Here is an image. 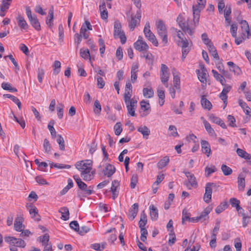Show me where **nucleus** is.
I'll return each mask as SVG.
<instances>
[{"instance_id": "nucleus-1", "label": "nucleus", "mask_w": 251, "mask_h": 251, "mask_svg": "<svg viewBox=\"0 0 251 251\" xmlns=\"http://www.w3.org/2000/svg\"><path fill=\"white\" fill-rule=\"evenodd\" d=\"M76 168L80 172V176L85 181H90L93 178L92 169V161L86 160L78 161L76 163Z\"/></svg>"}, {"instance_id": "nucleus-2", "label": "nucleus", "mask_w": 251, "mask_h": 251, "mask_svg": "<svg viewBox=\"0 0 251 251\" xmlns=\"http://www.w3.org/2000/svg\"><path fill=\"white\" fill-rule=\"evenodd\" d=\"M157 34L161 38L163 46H166L168 42L167 29L166 25L161 20L157 21L155 24Z\"/></svg>"}, {"instance_id": "nucleus-3", "label": "nucleus", "mask_w": 251, "mask_h": 251, "mask_svg": "<svg viewBox=\"0 0 251 251\" xmlns=\"http://www.w3.org/2000/svg\"><path fill=\"white\" fill-rule=\"evenodd\" d=\"M205 0H197V3L192 6L193 22L195 26H197L198 25L200 12L205 7Z\"/></svg>"}, {"instance_id": "nucleus-4", "label": "nucleus", "mask_w": 251, "mask_h": 251, "mask_svg": "<svg viewBox=\"0 0 251 251\" xmlns=\"http://www.w3.org/2000/svg\"><path fill=\"white\" fill-rule=\"evenodd\" d=\"M113 34L115 39L118 38H120L122 44L126 43V37L124 31L122 30L121 24L119 21H116L114 22Z\"/></svg>"}, {"instance_id": "nucleus-5", "label": "nucleus", "mask_w": 251, "mask_h": 251, "mask_svg": "<svg viewBox=\"0 0 251 251\" xmlns=\"http://www.w3.org/2000/svg\"><path fill=\"white\" fill-rule=\"evenodd\" d=\"M144 33L145 37L151 42L155 47L158 46V41L154 34L150 29V25L149 22L146 23L144 28Z\"/></svg>"}, {"instance_id": "nucleus-6", "label": "nucleus", "mask_w": 251, "mask_h": 251, "mask_svg": "<svg viewBox=\"0 0 251 251\" xmlns=\"http://www.w3.org/2000/svg\"><path fill=\"white\" fill-rule=\"evenodd\" d=\"M73 177L77 183L78 188L83 191L85 194L89 195L93 193L94 188L93 186L87 187V185L81 180L78 176H74Z\"/></svg>"}, {"instance_id": "nucleus-7", "label": "nucleus", "mask_w": 251, "mask_h": 251, "mask_svg": "<svg viewBox=\"0 0 251 251\" xmlns=\"http://www.w3.org/2000/svg\"><path fill=\"white\" fill-rule=\"evenodd\" d=\"M169 69L165 64H162L160 71V77L161 82L165 87H168V81L170 77Z\"/></svg>"}, {"instance_id": "nucleus-8", "label": "nucleus", "mask_w": 251, "mask_h": 251, "mask_svg": "<svg viewBox=\"0 0 251 251\" xmlns=\"http://www.w3.org/2000/svg\"><path fill=\"white\" fill-rule=\"evenodd\" d=\"M4 239L5 242L11 246L22 248H24L26 246L25 241L21 238H16L12 236H5Z\"/></svg>"}, {"instance_id": "nucleus-9", "label": "nucleus", "mask_w": 251, "mask_h": 251, "mask_svg": "<svg viewBox=\"0 0 251 251\" xmlns=\"http://www.w3.org/2000/svg\"><path fill=\"white\" fill-rule=\"evenodd\" d=\"M177 22L179 26V27L182 29V30L185 32L188 33L190 36L193 35L194 33L195 28L196 26H194L192 27L190 26L188 23L186 24L184 21L182 19V17L179 16L177 19Z\"/></svg>"}, {"instance_id": "nucleus-10", "label": "nucleus", "mask_w": 251, "mask_h": 251, "mask_svg": "<svg viewBox=\"0 0 251 251\" xmlns=\"http://www.w3.org/2000/svg\"><path fill=\"white\" fill-rule=\"evenodd\" d=\"M141 18V10H138L135 16H131V19L128 21L129 26L131 30H133L137 25L139 24Z\"/></svg>"}, {"instance_id": "nucleus-11", "label": "nucleus", "mask_w": 251, "mask_h": 251, "mask_svg": "<svg viewBox=\"0 0 251 251\" xmlns=\"http://www.w3.org/2000/svg\"><path fill=\"white\" fill-rule=\"evenodd\" d=\"M127 110V114L131 116H135V109L137 106V100L134 98L128 102H125Z\"/></svg>"}, {"instance_id": "nucleus-12", "label": "nucleus", "mask_w": 251, "mask_h": 251, "mask_svg": "<svg viewBox=\"0 0 251 251\" xmlns=\"http://www.w3.org/2000/svg\"><path fill=\"white\" fill-rule=\"evenodd\" d=\"M224 86L222 92L219 94V98L223 100L224 102V107L225 109L227 104V94L231 90L232 86L230 85L226 84Z\"/></svg>"}, {"instance_id": "nucleus-13", "label": "nucleus", "mask_w": 251, "mask_h": 251, "mask_svg": "<svg viewBox=\"0 0 251 251\" xmlns=\"http://www.w3.org/2000/svg\"><path fill=\"white\" fill-rule=\"evenodd\" d=\"M216 186L214 183H208L205 187V193L203 197V200L205 202L208 203L211 199V195L212 192V188Z\"/></svg>"}, {"instance_id": "nucleus-14", "label": "nucleus", "mask_w": 251, "mask_h": 251, "mask_svg": "<svg viewBox=\"0 0 251 251\" xmlns=\"http://www.w3.org/2000/svg\"><path fill=\"white\" fill-rule=\"evenodd\" d=\"M140 104L141 108L143 110V112L141 113V116L145 117L149 114L151 111V106L149 102L143 100L140 101Z\"/></svg>"}, {"instance_id": "nucleus-15", "label": "nucleus", "mask_w": 251, "mask_h": 251, "mask_svg": "<svg viewBox=\"0 0 251 251\" xmlns=\"http://www.w3.org/2000/svg\"><path fill=\"white\" fill-rule=\"evenodd\" d=\"M201 70H196L199 80L203 83L206 82V77L207 75V70L204 65L200 66Z\"/></svg>"}, {"instance_id": "nucleus-16", "label": "nucleus", "mask_w": 251, "mask_h": 251, "mask_svg": "<svg viewBox=\"0 0 251 251\" xmlns=\"http://www.w3.org/2000/svg\"><path fill=\"white\" fill-rule=\"evenodd\" d=\"M135 49L139 51H144L148 50L149 46L145 41L140 42L136 41L133 44Z\"/></svg>"}, {"instance_id": "nucleus-17", "label": "nucleus", "mask_w": 251, "mask_h": 251, "mask_svg": "<svg viewBox=\"0 0 251 251\" xmlns=\"http://www.w3.org/2000/svg\"><path fill=\"white\" fill-rule=\"evenodd\" d=\"M26 207L32 217H34L36 221L40 220V216L38 214V210L34 205H26Z\"/></svg>"}, {"instance_id": "nucleus-18", "label": "nucleus", "mask_w": 251, "mask_h": 251, "mask_svg": "<svg viewBox=\"0 0 251 251\" xmlns=\"http://www.w3.org/2000/svg\"><path fill=\"white\" fill-rule=\"evenodd\" d=\"M16 18L17 21L18 25L20 28L21 30H27L28 27V25L24 17L20 14H19Z\"/></svg>"}, {"instance_id": "nucleus-19", "label": "nucleus", "mask_w": 251, "mask_h": 251, "mask_svg": "<svg viewBox=\"0 0 251 251\" xmlns=\"http://www.w3.org/2000/svg\"><path fill=\"white\" fill-rule=\"evenodd\" d=\"M209 120L212 123L216 124L221 126L223 128H226V126L224 121L219 117L215 116L213 114H210L209 116Z\"/></svg>"}, {"instance_id": "nucleus-20", "label": "nucleus", "mask_w": 251, "mask_h": 251, "mask_svg": "<svg viewBox=\"0 0 251 251\" xmlns=\"http://www.w3.org/2000/svg\"><path fill=\"white\" fill-rule=\"evenodd\" d=\"M212 209V207L209 205L204 210L201 212L200 216H198L200 221H204L209 219L208 214L210 213Z\"/></svg>"}, {"instance_id": "nucleus-21", "label": "nucleus", "mask_w": 251, "mask_h": 251, "mask_svg": "<svg viewBox=\"0 0 251 251\" xmlns=\"http://www.w3.org/2000/svg\"><path fill=\"white\" fill-rule=\"evenodd\" d=\"M201 151L202 152L209 157L211 154V150L209 143L205 140L201 141Z\"/></svg>"}, {"instance_id": "nucleus-22", "label": "nucleus", "mask_w": 251, "mask_h": 251, "mask_svg": "<svg viewBox=\"0 0 251 251\" xmlns=\"http://www.w3.org/2000/svg\"><path fill=\"white\" fill-rule=\"evenodd\" d=\"M23 218L21 216H18L14 222V229L17 231L21 232L25 227V226L23 225Z\"/></svg>"}, {"instance_id": "nucleus-23", "label": "nucleus", "mask_w": 251, "mask_h": 251, "mask_svg": "<svg viewBox=\"0 0 251 251\" xmlns=\"http://www.w3.org/2000/svg\"><path fill=\"white\" fill-rule=\"evenodd\" d=\"M189 181V184L192 187H196L198 183L194 175L188 172H184Z\"/></svg>"}, {"instance_id": "nucleus-24", "label": "nucleus", "mask_w": 251, "mask_h": 251, "mask_svg": "<svg viewBox=\"0 0 251 251\" xmlns=\"http://www.w3.org/2000/svg\"><path fill=\"white\" fill-rule=\"evenodd\" d=\"M227 64L230 67L229 70L232 72L234 75H239L241 74L242 71L240 68L233 62L229 61Z\"/></svg>"}, {"instance_id": "nucleus-25", "label": "nucleus", "mask_w": 251, "mask_h": 251, "mask_svg": "<svg viewBox=\"0 0 251 251\" xmlns=\"http://www.w3.org/2000/svg\"><path fill=\"white\" fill-rule=\"evenodd\" d=\"M54 18L53 8L52 6L49 10L48 17L46 20V24L50 27L53 25V20Z\"/></svg>"}, {"instance_id": "nucleus-26", "label": "nucleus", "mask_w": 251, "mask_h": 251, "mask_svg": "<svg viewBox=\"0 0 251 251\" xmlns=\"http://www.w3.org/2000/svg\"><path fill=\"white\" fill-rule=\"evenodd\" d=\"M241 27L242 28L243 34L246 33L248 36H251V33L250 31L249 25L246 20H242L240 22Z\"/></svg>"}, {"instance_id": "nucleus-27", "label": "nucleus", "mask_w": 251, "mask_h": 251, "mask_svg": "<svg viewBox=\"0 0 251 251\" xmlns=\"http://www.w3.org/2000/svg\"><path fill=\"white\" fill-rule=\"evenodd\" d=\"M203 124L208 134L211 136L216 137L217 135L214 129L211 126L210 124L206 120H204L203 121Z\"/></svg>"}, {"instance_id": "nucleus-28", "label": "nucleus", "mask_w": 251, "mask_h": 251, "mask_svg": "<svg viewBox=\"0 0 251 251\" xmlns=\"http://www.w3.org/2000/svg\"><path fill=\"white\" fill-rule=\"evenodd\" d=\"M138 211V205H132V208L129 210L128 218L132 221L134 219Z\"/></svg>"}, {"instance_id": "nucleus-29", "label": "nucleus", "mask_w": 251, "mask_h": 251, "mask_svg": "<svg viewBox=\"0 0 251 251\" xmlns=\"http://www.w3.org/2000/svg\"><path fill=\"white\" fill-rule=\"evenodd\" d=\"M30 24L37 31L41 30L40 24L36 15H33V18L29 20Z\"/></svg>"}, {"instance_id": "nucleus-30", "label": "nucleus", "mask_w": 251, "mask_h": 251, "mask_svg": "<svg viewBox=\"0 0 251 251\" xmlns=\"http://www.w3.org/2000/svg\"><path fill=\"white\" fill-rule=\"evenodd\" d=\"M150 216L152 221H156L158 217V210L153 205H151L150 207Z\"/></svg>"}, {"instance_id": "nucleus-31", "label": "nucleus", "mask_w": 251, "mask_h": 251, "mask_svg": "<svg viewBox=\"0 0 251 251\" xmlns=\"http://www.w3.org/2000/svg\"><path fill=\"white\" fill-rule=\"evenodd\" d=\"M211 72L215 79L217 81H219L222 85H225L226 80L223 75L219 74L216 71L214 70H212Z\"/></svg>"}, {"instance_id": "nucleus-32", "label": "nucleus", "mask_w": 251, "mask_h": 251, "mask_svg": "<svg viewBox=\"0 0 251 251\" xmlns=\"http://www.w3.org/2000/svg\"><path fill=\"white\" fill-rule=\"evenodd\" d=\"M115 168L114 166L111 164H108L103 170V173L107 177H110L115 172Z\"/></svg>"}, {"instance_id": "nucleus-33", "label": "nucleus", "mask_w": 251, "mask_h": 251, "mask_svg": "<svg viewBox=\"0 0 251 251\" xmlns=\"http://www.w3.org/2000/svg\"><path fill=\"white\" fill-rule=\"evenodd\" d=\"M238 189L240 191H243L245 187V179L242 175H239L238 176Z\"/></svg>"}, {"instance_id": "nucleus-34", "label": "nucleus", "mask_w": 251, "mask_h": 251, "mask_svg": "<svg viewBox=\"0 0 251 251\" xmlns=\"http://www.w3.org/2000/svg\"><path fill=\"white\" fill-rule=\"evenodd\" d=\"M237 154L241 157L247 160L251 161V155L246 151L241 149H237L236 151Z\"/></svg>"}, {"instance_id": "nucleus-35", "label": "nucleus", "mask_w": 251, "mask_h": 251, "mask_svg": "<svg viewBox=\"0 0 251 251\" xmlns=\"http://www.w3.org/2000/svg\"><path fill=\"white\" fill-rule=\"evenodd\" d=\"M59 212L61 213V218L64 221H67L69 219V211L67 207L61 208Z\"/></svg>"}, {"instance_id": "nucleus-36", "label": "nucleus", "mask_w": 251, "mask_h": 251, "mask_svg": "<svg viewBox=\"0 0 251 251\" xmlns=\"http://www.w3.org/2000/svg\"><path fill=\"white\" fill-rule=\"evenodd\" d=\"M119 185V182L118 180H115L112 183V186L111 188V192L113 194V198L114 199L117 197L118 195V191L117 190V188Z\"/></svg>"}, {"instance_id": "nucleus-37", "label": "nucleus", "mask_w": 251, "mask_h": 251, "mask_svg": "<svg viewBox=\"0 0 251 251\" xmlns=\"http://www.w3.org/2000/svg\"><path fill=\"white\" fill-rule=\"evenodd\" d=\"M189 43L188 40H182V43L180 44L179 46H180L182 48V53H184V54H187L190 49L188 47Z\"/></svg>"}, {"instance_id": "nucleus-38", "label": "nucleus", "mask_w": 251, "mask_h": 251, "mask_svg": "<svg viewBox=\"0 0 251 251\" xmlns=\"http://www.w3.org/2000/svg\"><path fill=\"white\" fill-rule=\"evenodd\" d=\"M201 104L202 107L204 109H207L208 110H210L212 108V104L209 100L206 99L204 96H202L201 98Z\"/></svg>"}, {"instance_id": "nucleus-39", "label": "nucleus", "mask_w": 251, "mask_h": 251, "mask_svg": "<svg viewBox=\"0 0 251 251\" xmlns=\"http://www.w3.org/2000/svg\"><path fill=\"white\" fill-rule=\"evenodd\" d=\"M207 48L211 55L216 60H219V55L218 54L217 50L214 46L213 44L209 45L208 47H207Z\"/></svg>"}, {"instance_id": "nucleus-40", "label": "nucleus", "mask_w": 251, "mask_h": 251, "mask_svg": "<svg viewBox=\"0 0 251 251\" xmlns=\"http://www.w3.org/2000/svg\"><path fill=\"white\" fill-rule=\"evenodd\" d=\"M143 94L144 97L151 98L154 95V92L151 88H144L143 89Z\"/></svg>"}, {"instance_id": "nucleus-41", "label": "nucleus", "mask_w": 251, "mask_h": 251, "mask_svg": "<svg viewBox=\"0 0 251 251\" xmlns=\"http://www.w3.org/2000/svg\"><path fill=\"white\" fill-rule=\"evenodd\" d=\"M170 161L169 158L168 156H165L162 159H161L158 162L157 165V167L161 169L165 167L166 165H168Z\"/></svg>"}, {"instance_id": "nucleus-42", "label": "nucleus", "mask_w": 251, "mask_h": 251, "mask_svg": "<svg viewBox=\"0 0 251 251\" xmlns=\"http://www.w3.org/2000/svg\"><path fill=\"white\" fill-rule=\"evenodd\" d=\"M88 30H92V27L89 21H85V22L82 24L80 28V32H86Z\"/></svg>"}, {"instance_id": "nucleus-43", "label": "nucleus", "mask_w": 251, "mask_h": 251, "mask_svg": "<svg viewBox=\"0 0 251 251\" xmlns=\"http://www.w3.org/2000/svg\"><path fill=\"white\" fill-rule=\"evenodd\" d=\"M3 97L10 99L14 103L17 105L19 109H21V102L18 98L10 94H4Z\"/></svg>"}, {"instance_id": "nucleus-44", "label": "nucleus", "mask_w": 251, "mask_h": 251, "mask_svg": "<svg viewBox=\"0 0 251 251\" xmlns=\"http://www.w3.org/2000/svg\"><path fill=\"white\" fill-rule=\"evenodd\" d=\"M137 130L138 132H140L144 137L148 136L151 133L150 129L147 126H141L138 127Z\"/></svg>"}, {"instance_id": "nucleus-45", "label": "nucleus", "mask_w": 251, "mask_h": 251, "mask_svg": "<svg viewBox=\"0 0 251 251\" xmlns=\"http://www.w3.org/2000/svg\"><path fill=\"white\" fill-rule=\"evenodd\" d=\"M43 149L45 153H50L52 148L50 143V141L47 139H45L44 140Z\"/></svg>"}, {"instance_id": "nucleus-46", "label": "nucleus", "mask_w": 251, "mask_h": 251, "mask_svg": "<svg viewBox=\"0 0 251 251\" xmlns=\"http://www.w3.org/2000/svg\"><path fill=\"white\" fill-rule=\"evenodd\" d=\"M1 87L4 90L9 91L11 92H16L17 91L16 88L12 87L11 84L8 82H4L2 83Z\"/></svg>"}, {"instance_id": "nucleus-47", "label": "nucleus", "mask_w": 251, "mask_h": 251, "mask_svg": "<svg viewBox=\"0 0 251 251\" xmlns=\"http://www.w3.org/2000/svg\"><path fill=\"white\" fill-rule=\"evenodd\" d=\"M54 124V121L53 120H50L48 124V128L50 132L51 136L52 138H55L56 135V131L53 127Z\"/></svg>"}, {"instance_id": "nucleus-48", "label": "nucleus", "mask_w": 251, "mask_h": 251, "mask_svg": "<svg viewBox=\"0 0 251 251\" xmlns=\"http://www.w3.org/2000/svg\"><path fill=\"white\" fill-rule=\"evenodd\" d=\"M80 55L85 59H91L90 51L88 49H81L80 50Z\"/></svg>"}, {"instance_id": "nucleus-49", "label": "nucleus", "mask_w": 251, "mask_h": 251, "mask_svg": "<svg viewBox=\"0 0 251 251\" xmlns=\"http://www.w3.org/2000/svg\"><path fill=\"white\" fill-rule=\"evenodd\" d=\"M49 165L51 168H56L58 169H70L71 166L69 165H64L62 164H56L53 162H50Z\"/></svg>"}, {"instance_id": "nucleus-50", "label": "nucleus", "mask_w": 251, "mask_h": 251, "mask_svg": "<svg viewBox=\"0 0 251 251\" xmlns=\"http://www.w3.org/2000/svg\"><path fill=\"white\" fill-rule=\"evenodd\" d=\"M38 240L42 243V245L49 243L50 236L48 233L45 234L43 236H40Z\"/></svg>"}, {"instance_id": "nucleus-51", "label": "nucleus", "mask_w": 251, "mask_h": 251, "mask_svg": "<svg viewBox=\"0 0 251 251\" xmlns=\"http://www.w3.org/2000/svg\"><path fill=\"white\" fill-rule=\"evenodd\" d=\"M146 59L147 63L152 66L154 62V56L150 52H148L146 53Z\"/></svg>"}, {"instance_id": "nucleus-52", "label": "nucleus", "mask_w": 251, "mask_h": 251, "mask_svg": "<svg viewBox=\"0 0 251 251\" xmlns=\"http://www.w3.org/2000/svg\"><path fill=\"white\" fill-rule=\"evenodd\" d=\"M57 143L59 144V149L61 151L65 150V142L63 138L61 135H57V139L56 140Z\"/></svg>"}, {"instance_id": "nucleus-53", "label": "nucleus", "mask_w": 251, "mask_h": 251, "mask_svg": "<svg viewBox=\"0 0 251 251\" xmlns=\"http://www.w3.org/2000/svg\"><path fill=\"white\" fill-rule=\"evenodd\" d=\"M175 30L177 34V37L179 39V40L177 41V44L178 45H179L180 44L182 43V40H187L185 37H183L184 35L181 31L178 30L177 29H175Z\"/></svg>"}, {"instance_id": "nucleus-54", "label": "nucleus", "mask_w": 251, "mask_h": 251, "mask_svg": "<svg viewBox=\"0 0 251 251\" xmlns=\"http://www.w3.org/2000/svg\"><path fill=\"white\" fill-rule=\"evenodd\" d=\"M10 1L2 0V3L0 5V8L2 12H5L8 9L9 6L11 3Z\"/></svg>"}, {"instance_id": "nucleus-55", "label": "nucleus", "mask_w": 251, "mask_h": 251, "mask_svg": "<svg viewBox=\"0 0 251 251\" xmlns=\"http://www.w3.org/2000/svg\"><path fill=\"white\" fill-rule=\"evenodd\" d=\"M201 37L202 42L204 44H205L207 46V47H208L209 45L213 44L211 40L208 38L207 34L206 33H204L202 34Z\"/></svg>"}, {"instance_id": "nucleus-56", "label": "nucleus", "mask_w": 251, "mask_h": 251, "mask_svg": "<svg viewBox=\"0 0 251 251\" xmlns=\"http://www.w3.org/2000/svg\"><path fill=\"white\" fill-rule=\"evenodd\" d=\"M93 110L96 114H99L101 112V106L98 100L95 101Z\"/></svg>"}, {"instance_id": "nucleus-57", "label": "nucleus", "mask_w": 251, "mask_h": 251, "mask_svg": "<svg viewBox=\"0 0 251 251\" xmlns=\"http://www.w3.org/2000/svg\"><path fill=\"white\" fill-rule=\"evenodd\" d=\"M53 67H54L53 74L55 75H57L60 71L61 63L58 60L54 62Z\"/></svg>"}, {"instance_id": "nucleus-58", "label": "nucleus", "mask_w": 251, "mask_h": 251, "mask_svg": "<svg viewBox=\"0 0 251 251\" xmlns=\"http://www.w3.org/2000/svg\"><path fill=\"white\" fill-rule=\"evenodd\" d=\"M190 213L188 212V210L186 208L184 209L182 211V224H184L185 221H187L190 218Z\"/></svg>"}, {"instance_id": "nucleus-59", "label": "nucleus", "mask_w": 251, "mask_h": 251, "mask_svg": "<svg viewBox=\"0 0 251 251\" xmlns=\"http://www.w3.org/2000/svg\"><path fill=\"white\" fill-rule=\"evenodd\" d=\"M221 169L225 176H228L232 173V169L226 165H223L221 167Z\"/></svg>"}, {"instance_id": "nucleus-60", "label": "nucleus", "mask_w": 251, "mask_h": 251, "mask_svg": "<svg viewBox=\"0 0 251 251\" xmlns=\"http://www.w3.org/2000/svg\"><path fill=\"white\" fill-rule=\"evenodd\" d=\"M174 87L176 89H180V77L177 75H174Z\"/></svg>"}, {"instance_id": "nucleus-61", "label": "nucleus", "mask_w": 251, "mask_h": 251, "mask_svg": "<svg viewBox=\"0 0 251 251\" xmlns=\"http://www.w3.org/2000/svg\"><path fill=\"white\" fill-rule=\"evenodd\" d=\"M169 235L170 236V238L169 239L168 244L171 246L175 243L176 240V235L173 229L170 230V233Z\"/></svg>"}, {"instance_id": "nucleus-62", "label": "nucleus", "mask_w": 251, "mask_h": 251, "mask_svg": "<svg viewBox=\"0 0 251 251\" xmlns=\"http://www.w3.org/2000/svg\"><path fill=\"white\" fill-rule=\"evenodd\" d=\"M64 105L62 103H59L57 107V116L59 119H62L63 117Z\"/></svg>"}, {"instance_id": "nucleus-63", "label": "nucleus", "mask_w": 251, "mask_h": 251, "mask_svg": "<svg viewBox=\"0 0 251 251\" xmlns=\"http://www.w3.org/2000/svg\"><path fill=\"white\" fill-rule=\"evenodd\" d=\"M169 130L171 132L170 136H172L174 137L179 136V135L177 132L176 128L175 126H170L169 127Z\"/></svg>"}, {"instance_id": "nucleus-64", "label": "nucleus", "mask_w": 251, "mask_h": 251, "mask_svg": "<svg viewBox=\"0 0 251 251\" xmlns=\"http://www.w3.org/2000/svg\"><path fill=\"white\" fill-rule=\"evenodd\" d=\"M132 91H129V90H125L124 97L125 102H126V101L128 102V101L132 100V99H131L132 96Z\"/></svg>"}]
</instances>
